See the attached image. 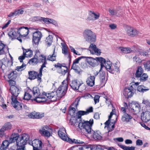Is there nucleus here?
<instances>
[{"label": "nucleus", "mask_w": 150, "mask_h": 150, "mask_svg": "<svg viewBox=\"0 0 150 150\" xmlns=\"http://www.w3.org/2000/svg\"><path fill=\"white\" fill-rule=\"evenodd\" d=\"M93 124V120L91 119L89 121H81L78 126L83 134L86 136L91 135L95 140H100L102 138L101 133L99 131H95L92 129Z\"/></svg>", "instance_id": "obj_1"}, {"label": "nucleus", "mask_w": 150, "mask_h": 150, "mask_svg": "<svg viewBox=\"0 0 150 150\" xmlns=\"http://www.w3.org/2000/svg\"><path fill=\"white\" fill-rule=\"evenodd\" d=\"M29 139V135L26 134H22L21 137H19L17 141V150H25V145Z\"/></svg>", "instance_id": "obj_2"}, {"label": "nucleus", "mask_w": 150, "mask_h": 150, "mask_svg": "<svg viewBox=\"0 0 150 150\" xmlns=\"http://www.w3.org/2000/svg\"><path fill=\"white\" fill-rule=\"evenodd\" d=\"M83 35L85 40L91 44L94 43L96 41V35L93 32L87 29L83 32Z\"/></svg>", "instance_id": "obj_3"}, {"label": "nucleus", "mask_w": 150, "mask_h": 150, "mask_svg": "<svg viewBox=\"0 0 150 150\" xmlns=\"http://www.w3.org/2000/svg\"><path fill=\"white\" fill-rule=\"evenodd\" d=\"M67 86L66 81H64L62 83V84L56 92V93L59 98H61L65 95L67 90Z\"/></svg>", "instance_id": "obj_4"}, {"label": "nucleus", "mask_w": 150, "mask_h": 150, "mask_svg": "<svg viewBox=\"0 0 150 150\" xmlns=\"http://www.w3.org/2000/svg\"><path fill=\"white\" fill-rule=\"evenodd\" d=\"M63 64L58 63L54 66L55 67L57 68V70L58 73L61 75L64 76L67 72L68 68L66 66H63Z\"/></svg>", "instance_id": "obj_5"}, {"label": "nucleus", "mask_w": 150, "mask_h": 150, "mask_svg": "<svg viewBox=\"0 0 150 150\" xmlns=\"http://www.w3.org/2000/svg\"><path fill=\"white\" fill-rule=\"evenodd\" d=\"M42 37L41 32L39 31H37L34 32L33 34L32 42L33 44L38 45L40 40Z\"/></svg>", "instance_id": "obj_6"}, {"label": "nucleus", "mask_w": 150, "mask_h": 150, "mask_svg": "<svg viewBox=\"0 0 150 150\" xmlns=\"http://www.w3.org/2000/svg\"><path fill=\"white\" fill-rule=\"evenodd\" d=\"M12 125L9 122L5 123L0 129V138H2L5 135V131L11 129Z\"/></svg>", "instance_id": "obj_7"}, {"label": "nucleus", "mask_w": 150, "mask_h": 150, "mask_svg": "<svg viewBox=\"0 0 150 150\" xmlns=\"http://www.w3.org/2000/svg\"><path fill=\"white\" fill-rule=\"evenodd\" d=\"M129 111L133 113L139 112L140 111L141 107L139 104L137 103H133L129 105Z\"/></svg>", "instance_id": "obj_8"}, {"label": "nucleus", "mask_w": 150, "mask_h": 150, "mask_svg": "<svg viewBox=\"0 0 150 150\" xmlns=\"http://www.w3.org/2000/svg\"><path fill=\"white\" fill-rule=\"evenodd\" d=\"M80 100V99L79 98H77L75 100L74 103H73L71 105L69 108V110L68 113L71 116H75V112L76 111V109L72 106H74V107H77L79 103Z\"/></svg>", "instance_id": "obj_9"}, {"label": "nucleus", "mask_w": 150, "mask_h": 150, "mask_svg": "<svg viewBox=\"0 0 150 150\" xmlns=\"http://www.w3.org/2000/svg\"><path fill=\"white\" fill-rule=\"evenodd\" d=\"M29 30L27 27L23 26L19 28L18 30V33L19 36L22 37H26L29 33Z\"/></svg>", "instance_id": "obj_10"}, {"label": "nucleus", "mask_w": 150, "mask_h": 150, "mask_svg": "<svg viewBox=\"0 0 150 150\" xmlns=\"http://www.w3.org/2000/svg\"><path fill=\"white\" fill-rule=\"evenodd\" d=\"M10 90L12 94L11 99L12 98H17L20 91L19 87L16 86H12L10 87Z\"/></svg>", "instance_id": "obj_11"}, {"label": "nucleus", "mask_w": 150, "mask_h": 150, "mask_svg": "<svg viewBox=\"0 0 150 150\" xmlns=\"http://www.w3.org/2000/svg\"><path fill=\"white\" fill-rule=\"evenodd\" d=\"M88 50L90 51L92 54H95L97 55H100L101 53L100 49L97 48L96 45L93 43L91 44Z\"/></svg>", "instance_id": "obj_12"}, {"label": "nucleus", "mask_w": 150, "mask_h": 150, "mask_svg": "<svg viewBox=\"0 0 150 150\" xmlns=\"http://www.w3.org/2000/svg\"><path fill=\"white\" fill-rule=\"evenodd\" d=\"M93 112V108L92 107H90L88 108L86 110V111L79 110L76 113V116L78 119L81 118L82 115H86L88 114L89 113L92 112Z\"/></svg>", "instance_id": "obj_13"}, {"label": "nucleus", "mask_w": 150, "mask_h": 150, "mask_svg": "<svg viewBox=\"0 0 150 150\" xmlns=\"http://www.w3.org/2000/svg\"><path fill=\"white\" fill-rule=\"evenodd\" d=\"M37 59L38 63H42L40 68H43L46 67V65L47 63L46 61V57L45 56L41 54L38 57L37 56Z\"/></svg>", "instance_id": "obj_14"}, {"label": "nucleus", "mask_w": 150, "mask_h": 150, "mask_svg": "<svg viewBox=\"0 0 150 150\" xmlns=\"http://www.w3.org/2000/svg\"><path fill=\"white\" fill-rule=\"evenodd\" d=\"M83 84L81 83L79 81L76 80L72 81L69 83V85L71 88L74 90H77L79 88L80 89V86Z\"/></svg>", "instance_id": "obj_15"}, {"label": "nucleus", "mask_w": 150, "mask_h": 150, "mask_svg": "<svg viewBox=\"0 0 150 150\" xmlns=\"http://www.w3.org/2000/svg\"><path fill=\"white\" fill-rule=\"evenodd\" d=\"M133 90H132L129 87L126 88L124 89L123 94L126 98L131 97L134 93Z\"/></svg>", "instance_id": "obj_16"}, {"label": "nucleus", "mask_w": 150, "mask_h": 150, "mask_svg": "<svg viewBox=\"0 0 150 150\" xmlns=\"http://www.w3.org/2000/svg\"><path fill=\"white\" fill-rule=\"evenodd\" d=\"M11 104L16 110H19L22 109V104L18 102L17 98H12V99Z\"/></svg>", "instance_id": "obj_17"}, {"label": "nucleus", "mask_w": 150, "mask_h": 150, "mask_svg": "<svg viewBox=\"0 0 150 150\" xmlns=\"http://www.w3.org/2000/svg\"><path fill=\"white\" fill-rule=\"evenodd\" d=\"M127 33L128 36L134 37L138 34V31L134 28L129 27L127 28Z\"/></svg>", "instance_id": "obj_18"}, {"label": "nucleus", "mask_w": 150, "mask_h": 150, "mask_svg": "<svg viewBox=\"0 0 150 150\" xmlns=\"http://www.w3.org/2000/svg\"><path fill=\"white\" fill-rule=\"evenodd\" d=\"M86 58V61L88 63L93 67H95L97 64V60L96 57L95 59L90 57H85Z\"/></svg>", "instance_id": "obj_19"}, {"label": "nucleus", "mask_w": 150, "mask_h": 150, "mask_svg": "<svg viewBox=\"0 0 150 150\" xmlns=\"http://www.w3.org/2000/svg\"><path fill=\"white\" fill-rule=\"evenodd\" d=\"M100 17V14L99 13H95L93 11H90L89 13L88 17L87 18V19L88 20H96L98 19Z\"/></svg>", "instance_id": "obj_20"}, {"label": "nucleus", "mask_w": 150, "mask_h": 150, "mask_svg": "<svg viewBox=\"0 0 150 150\" xmlns=\"http://www.w3.org/2000/svg\"><path fill=\"white\" fill-rule=\"evenodd\" d=\"M66 133L65 129L64 128L60 129L58 131L59 136L63 140H67V137L65 134Z\"/></svg>", "instance_id": "obj_21"}, {"label": "nucleus", "mask_w": 150, "mask_h": 150, "mask_svg": "<svg viewBox=\"0 0 150 150\" xmlns=\"http://www.w3.org/2000/svg\"><path fill=\"white\" fill-rule=\"evenodd\" d=\"M132 118V116L130 115L125 113L122 115L121 120L123 122L128 123L131 121Z\"/></svg>", "instance_id": "obj_22"}, {"label": "nucleus", "mask_w": 150, "mask_h": 150, "mask_svg": "<svg viewBox=\"0 0 150 150\" xmlns=\"http://www.w3.org/2000/svg\"><path fill=\"white\" fill-rule=\"evenodd\" d=\"M7 77L9 79L15 80L18 76V74L16 70L9 71Z\"/></svg>", "instance_id": "obj_23"}, {"label": "nucleus", "mask_w": 150, "mask_h": 150, "mask_svg": "<svg viewBox=\"0 0 150 150\" xmlns=\"http://www.w3.org/2000/svg\"><path fill=\"white\" fill-rule=\"evenodd\" d=\"M19 138V134L18 133H13L11 135L10 137L9 138L8 140L9 143H12L17 141V142Z\"/></svg>", "instance_id": "obj_24"}, {"label": "nucleus", "mask_w": 150, "mask_h": 150, "mask_svg": "<svg viewBox=\"0 0 150 150\" xmlns=\"http://www.w3.org/2000/svg\"><path fill=\"white\" fill-rule=\"evenodd\" d=\"M95 77L94 76H91L88 77L86 82L87 85L90 87H93L95 85Z\"/></svg>", "instance_id": "obj_25"}, {"label": "nucleus", "mask_w": 150, "mask_h": 150, "mask_svg": "<svg viewBox=\"0 0 150 150\" xmlns=\"http://www.w3.org/2000/svg\"><path fill=\"white\" fill-rule=\"evenodd\" d=\"M33 99V100L36 101L38 103L44 102L47 100V99L44 95H42V93L41 94V96L35 97Z\"/></svg>", "instance_id": "obj_26"}, {"label": "nucleus", "mask_w": 150, "mask_h": 150, "mask_svg": "<svg viewBox=\"0 0 150 150\" xmlns=\"http://www.w3.org/2000/svg\"><path fill=\"white\" fill-rule=\"evenodd\" d=\"M142 120L147 122L150 120V113L149 112H142L141 115Z\"/></svg>", "instance_id": "obj_27"}, {"label": "nucleus", "mask_w": 150, "mask_h": 150, "mask_svg": "<svg viewBox=\"0 0 150 150\" xmlns=\"http://www.w3.org/2000/svg\"><path fill=\"white\" fill-rule=\"evenodd\" d=\"M96 59L97 63L99 62L100 63V69L99 70V71L100 72L102 69L105 66L106 61L104 59L101 57H96Z\"/></svg>", "instance_id": "obj_28"}, {"label": "nucleus", "mask_w": 150, "mask_h": 150, "mask_svg": "<svg viewBox=\"0 0 150 150\" xmlns=\"http://www.w3.org/2000/svg\"><path fill=\"white\" fill-rule=\"evenodd\" d=\"M11 143H9V141L8 140H4L2 142L1 144L0 149L1 150H6L7 147L8 146L9 144Z\"/></svg>", "instance_id": "obj_29"}, {"label": "nucleus", "mask_w": 150, "mask_h": 150, "mask_svg": "<svg viewBox=\"0 0 150 150\" xmlns=\"http://www.w3.org/2000/svg\"><path fill=\"white\" fill-rule=\"evenodd\" d=\"M143 72V70L142 67L140 66L138 67L135 74V77L137 78L141 77Z\"/></svg>", "instance_id": "obj_30"}, {"label": "nucleus", "mask_w": 150, "mask_h": 150, "mask_svg": "<svg viewBox=\"0 0 150 150\" xmlns=\"http://www.w3.org/2000/svg\"><path fill=\"white\" fill-rule=\"evenodd\" d=\"M22 49L23 51V54L25 55L26 57H30L32 56L33 54V51L31 50L30 49L25 50L23 47L22 48Z\"/></svg>", "instance_id": "obj_31"}, {"label": "nucleus", "mask_w": 150, "mask_h": 150, "mask_svg": "<svg viewBox=\"0 0 150 150\" xmlns=\"http://www.w3.org/2000/svg\"><path fill=\"white\" fill-rule=\"evenodd\" d=\"M100 79L101 84L104 85L105 83L106 80L105 79V72H100Z\"/></svg>", "instance_id": "obj_32"}, {"label": "nucleus", "mask_w": 150, "mask_h": 150, "mask_svg": "<svg viewBox=\"0 0 150 150\" xmlns=\"http://www.w3.org/2000/svg\"><path fill=\"white\" fill-rule=\"evenodd\" d=\"M32 91L33 96L35 97L41 96V94L40 91L39 89L37 87H33Z\"/></svg>", "instance_id": "obj_33"}, {"label": "nucleus", "mask_w": 150, "mask_h": 150, "mask_svg": "<svg viewBox=\"0 0 150 150\" xmlns=\"http://www.w3.org/2000/svg\"><path fill=\"white\" fill-rule=\"evenodd\" d=\"M8 34L9 36L12 39H16L18 36L17 33L13 30H12L8 32Z\"/></svg>", "instance_id": "obj_34"}, {"label": "nucleus", "mask_w": 150, "mask_h": 150, "mask_svg": "<svg viewBox=\"0 0 150 150\" xmlns=\"http://www.w3.org/2000/svg\"><path fill=\"white\" fill-rule=\"evenodd\" d=\"M56 92H51L49 93H47L45 92H42V95L46 96L48 98L51 99L55 96Z\"/></svg>", "instance_id": "obj_35"}, {"label": "nucleus", "mask_w": 150, "mask_h": 150, "mask_svg": "<svg viewBox=\"0 0 150 150\" xmlns=\"http://www.w3.org/2000/svg\"><path fill=\"white\" fill-rule=\"evenodd\" d=\"M29 79H34L36 78L37 72L34 71H30L28 72Z\"/></svg>", "instance_id": "obj_36"}, {"label": "nucleus", "mask_w": 150, "mask_h": 150, "mask_svg": "<svg viewBox=\"0 0 150 150\" xmlns=\"http://www.w3.org/2000/svg\"><path fill=\"white\" fill-rule=\"evenodd\" d=\"M41 134L45 137H49L50 136V133L47 130L44 129H42L39 130Z\"/></svg>", "instance_id": "obj_37"}, {"label": "nucleus", "mask_w": 150, "mask_h": 150, "mask_svg": "<svg viewBox=\"0 0 150 150\" xmlns=\"http://www.w3.org/2000/svg\"><path fill=\"white\" fill-rule=\"evenodd\" d=\"M46 45L48 46H50L53 41V37L52 35H49L47 37L45 40Z\"/></svg>", "instance_id": "obj_38"}, {"label": "nucleus", "mask_w": 150, "mask_h": 150, "mask_svg": "<svg viewBox=\"0 0 150 150\" xmlns=\"http://www.w3.org/2000/svg\"><path fill=\"white\" fill-rule=\"evenodd\" d=\"M6 45L3 43L1 41L0 42V55L4 54H5V50L7 49L5 47Z\"/></svg>", "instance_id": "obj_39"}, {"label": "nucleus", "mask_w": 150, "mask_h": 150, "mask_svg": "<svg viewBox=\"0 0 150 150\" xmlns=\"http://www.w3.org/2000/svg\"><path fill=\"white\" fill-rule=\"evenodd\" d=\"M37 56L35 54L34 57L30 59L28 61V63L30 65H34V64H37L38 62Z\"/></svg>", "instance_id": "obj_40"}, {"label": "nucleus", "mask_w": 150, "mask_h": 150, "mask_svg": "<svg viewBox=\"0 0 150 150\" xmlns=\"http://www.w3.org/2000/svg\"><path fill=\"white\" fill-rule=\"evenodd\" d=\"M108 71L110 73L112 74L117 73H119L120 72L119 68L118 67L114 66V69L112 67L111 69L110 70H108Z\"/></svg>", "instance_id": "obj_41"}, {"label": "nucleus", "mask_w": 150, "mask_h": 150, "mask_svg": "<svg viewBox=\"0 0 150 150\" xmlns=\"http://www.w3.org/2000/svg\"><path fill=\"white\" fill-rule=\"evenodd\" d=\"M139 83L138 82H133L130 84L129 88L132 90H133L134 93L135 92L139 84Z\"/></svg>", "instance_id": "obj_42"}, {"label": "nucleus", "mask_w": 150, "mask_h": 150, "mask_svg": "<svg viewBox=\"0 0 150 150\" xmlns=\"http://www.w3.org/2000/svg\"><path fill=\"white\" fill-rule=\"evenodd\" d=\"M55 48L53 51V54L51 55H49L47 59L52 61H53L55 60L56 54L55 52Z\"/></svg>", "instance_id": "obj_43"}, {"label": "nucleus", "mask_w": 150, "mask_h": 150, "mask_svg": "<svg viewBox=\"0 0 150 150\" xmlns=\"http://www.w3.org/2000/svg\"><path fill=\"white\" fill-rule=\"evenodd\" d=\"M104 67H105L108 71L111 70L112 67L111 62L110 61H107L106 62Z\"/></svg>", "instance_id": "obj_44"}, {"label": "nucleus", "mask_w": 150, "mask_h": 150, "mask_svg": "<svg viewBox=\"0 0 150 150\" xmlns=\"http://www.w3.org/2000/svg\"><path fill=\"white\" fill-rule=\"evenodd\" d=\"M95 146L94 145L87 144L84 145V148L85 150H94Z\"/></svg>", "instance_id": "obj_45"}, {"label": "nucleus", "mask_w": 150, "mask_h": 150, "mask_svg": "<svg viewBox=\"0 0 150 150\" xmlns=\"http://www.w3.org/2000/svg\"><path fill=\"white\" fill-rule=\"evenodd\" d=\"M43 68H40L39 70V72L38 74L37 73V80L38 81L41 82V77L42 75V71Z\"/></svg>", "instance_id": "obj_46"}, {"label": "nucleus", "mask_w": 150, "mask_h": 150, "mask_svg": "<svg viewBox=\"0 0 150 150\" xmlns=\"http://www.w3.org/2000/svg\"><path fill=\"white\" fill-rule=\"evenodd\" d=\"M121 51L124 53H128L130 52V48H129L119 47Z\"/></svg>", "instance_id": "obj_47"}, {"label": "nucleus", "mask_w": 150, "mask_h": 150, "mask_svg": "<svg viewBox=\"0 0 150 150\" xmlns=\"http://www.w3.org/2000/svg\"><path fill=\"white\" fill-rule=\"evenodd\" d=\"M76 118H75L74 119H71L70 120L71 122H72V123L71 124V125H75L76 124V123H78V122H76V121H77L76 118H77L78 119H79L77 117L76 115ZM83 121H85L84 120H83L82 121V119H81V118L80 119V122H80H81V121H82V122H83Z\"/></svg>", "instance_id": "obj_48"}, {"label": "nucleus", "mask_w": 150, "mask_h": 150, "mask_svg": "<svg viewBox=\"0 0 150 150\" xmlns=\"http://www.w3.org/2000/svg\"><path fill=\"white\" fill-rule=\"evenodd\" d=\"M144 65L146 69L150 71V60L144 63Z\"/></svg>", "instance_id": "obj_49"}, {"label": "nucleus", "mask_w": 150, "mask_h": 150, "mask_svg": "<svg viewBox=\"0 0 150 150\" xmlns=\"http://www.w3.org/2000/svg\"><path fill=\"white\" fill-rule=\"evenodd\" d=\"M148 76L146 74L144 73L142 74L140 78V80L141 81H144L146 80L148 78Z\"/></svg>", "instance_id": "obj_50"}, {"label": "nucleus", "mask_w": 150, "mask_h": 150, "mask_svg": "<svg viewBox=\"0 0 150 150\" xmlns=\"http://www.w3.org/2000/svg\"><path fill=\"white\" fill-rule=\"evenodd\" d=\"M62 53L65 55L68 54V50L67 47L64 44H62Z\"/></svg>", "instance_id": "obj_51"}, {"label": "nucleus", "mask_w": 150, "mask_h": 150, "mask_svg": "<svg viewBox=\"0 0 150 150\" xmlns=\"http://www.w3.org/2000/svg\"><path fill=\"white\" fill-rule=\"evenodd\" d=\"M31 97V96L28 93L25 92L24 94L23 99L25 100H28L30 99Z\"/></svg>", "instance_id": "obj_52"}, {"label": "nucleus", "mask_w": 150, "mask_h": 150, "mask_svg": "<svg viewBox=\"0 0 150 150\" xmlns=\"http://www.w3.org/2000/svg\"><path fill=\"white\" fill-rule=\"evenodd\" d=\"M25 66L26 65L25 64L23 63L21 66H17L16 67V70L18 71H22L24 69V67H25Z\"/></svg>", "instance_id": "obj_53"}, {"label": "nucleus", "mask_w": 150, "mask_h": 150, "mask_svg": "<svg viewBox=\"0 0 150 150\" xmlns=\"http://www.w3.org/2000/svg\"><path fill=\"white\" fill-rule=\"evenodd\" d=\"M118 11L117 10H114L109 9V11L110 14L112 16L117 15L118 12Z\"/></svg>", "instance_id": "obj_54"}, {"label": "nucleus", "mask_w": 150, "mask_h": 150, "mask_svg": "<svg viewBox=\"0 0 150 150\" xmlns=\"http://www.w3.org/2000/svg\"><path fill=\"white\" fill-rule=\"evenodd\" d=\"M86 57L84 56H81L75 59L73 62V64H78L79 63V61L83 58H84Z\"/></svg>", "instance_id": "obj_55"}, {"label": "nucleus", "mask_w": 150, "mask_h": 150, "mask_svg": "<svg viewBox=\"0 0 150 150\" xmlns=\"http://www.w3.org/2000/svg\"><path fill=\"white\" fill-rule=\"evenodd\" d=\"M137 91L139 92H144L145 91L148 90V89H144L142 86H138L137 88Z\"/></svg>", "instance_id": "obj_56"}, {"label": "nucleus", "mask_w": 150, "mask_h": 150, "mask_svg": "<svg viewBox=\"0 0 150 150\" xmlns=\"http://www.w3.org/2000/svg\"><path fill=\"white\" fill-rule=\"evenodd\" d=\"M36 112H34L30 113L28 115V117L31 118H36Z\"/></svg>", "instance_id": "obj_57"}, {"label": "nucleus", "mask_w": 150, "mask_h": 150, "mask_svg": "<svg viewBox=\"0 0 150 150\" xmlns=\"http://www.w3.org/2000/svg\"><path fill=\"white\" fill-rule=\"evenodd\" d=\"M8 82L9 83L10 87L12 86H15V85L16 84V81L15 80L9 79Z\"/></svg>", "instance_id": "obj_58"}, {"label": "nucleus", "mask_w": 150, "mask_h": 150, "mask_svg": "<svg viewBox=\"0 0 150 150\" xmlns=\"http://www.w3.org/2000/svg\"><path fill=\"white\" fill-rule=\"evenodd\" d=\"M36 115V119L41 118L43 117L44 115V113H40L39 112H37Z\"/></svg>", "instance_id": "obj_59"}, {"label": "nucleus", "mask_w": 150, "mask_h": 150, "mask_svg": "<svg viewBox=\"0 0 150 150\" xmlns=\"http://www.w3.org/2000/svg\"><path fill=\"white\" fill-rule=\"evenodd\" d=\"M42 18V17H40L38 16H35L33 18L32 20L33 21H41Z\"/></svg>", "instance_id": "obj_60"}, {"label": "nucleus", "mask_w": 150, "mask_h": 150, "mask_svg": "<svg viewBox=\"0 0 150 150\" xmlns=\"http://www.w3.org/2000/svg\"><path fill=\"white\" fill-rule=\"evenodd\" d=\"M50 19H49L48 18H45L42 17L41 22L42 21L47 24H48L50 23Z\"/></svg>", "instance_id": "obj_61"}, {"label": "nucleus", "mask_w": 150, "mask_h": 150, "mask_svg": "<svg viewBox=\"0 0 150 150\" xmlns=\"http://www.w3.org/2000/svg\"><path fill=\"white\" fill-rule=\"evenodd\" d=\"M100 97V96L99 95H96L95 96L94 98V100L95 104H96L99 102Z\"/></svg>", "instance_id": "obj_62"}, {"label": "nucleus", "mask_w": 150, "mask_h": 150, "mask_svg": "<svg viewBox=\"0 0 150 150\" xmlns=\"http://www.w3.org/2000/svg\"><path fill=\"white\" fill-rule=\"evenodd\" d=\"M135 147L133 146H125L124 150H134Z\"/></svg>", "instance_id": "obj_63"}, {"label": "nucleus", "mask_w": 150, "mask_h": 150, "mask_svg": "<svg viewBox=\"0 0 150 150\" xmlns=\"http://www.w3.org/2000/svg\"><path fill=\"white\" fill-rule=\"evenodd\" d=\"M73 143H75L76 144H84V142L83 141H81L79 140L76 139H73Z\"/></svg>", "instance_id": "obj_64"}]
</instances>
